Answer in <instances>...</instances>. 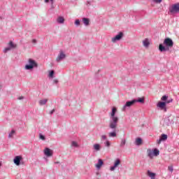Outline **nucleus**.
<instances>
[{
  "instance_id": "nucleus-1",
  "label": "nucleus",
  "mask_w": 179,
  "mask_h": 179,
  "mask_svg": "<svg viewBox=\"0 0 179 179\" xmlns=\"http://www.w3.org/2000/svg\"><path fill=\"white\" fill-rule=\"evenodd\" d=\"M116 113L117 108H113L112 111L110 113V120L108 122V128H110V129H115V128L118 127V121H120V119L118 117L115 116Z\"/></svg>"
},
{
  "instance_id": "nucleus-2",
  "label": "nucleus",
  "mask_w": 179,
  "mask_h": 179,
  "mask_svg": "<svg viewBox=\"0 0 179 179\" xmlns=\"http://www.w3.org/2000/svg\"><path fill=\"white\" fill-rule=\"evenodd\" d=\"M164 44L166 45H163V44H159V50L161 52H164L166 51H169L170 48H172L173 45H174V42H173V40L170 38H166L164 41Z\"/></svg>"
},
{
  "instance_id": "nucleus-3",
  "label": "nucleus",
  "mask_w": 179,
  "mask_h": 179,
  "mask_svg": "<svg viewBox=\"0 0 179 179\" xmlns=\"http://www.w3.org/2000/svg\"><path fill=\"white\" fill-rule=\"evenodd\" d=\"M38 64L33 59H28V64L25 65L24 69L27 71H31L34 68H38Z\"/></svg>"
},
{
  "instance_id": "nucleus-4",
  "label": "nucleus",
  "mask_w": 179,
  "mask_h": 179,
  "mask_svg": "<svg viewBox=\"0 0 179 179\" xmlns=\"http://www.w3.org/2000/svg\"><path fill=\"white\" fill-rule=\"evenodd\" d=\"M169 103H173V99H171L169 100L166 99V101H165V102L159 101L157 104V106L158 108H159L160 110H162V111H164V113H166L167 111V107L166 106V104H169Z\"/></svg>"
},
{
  "instance_id": "nucleus-5",
  "label": "nucleus",
  "mask_w": 179,
  "mask_h": 179,
  "mask_svg": "<svg viewBox=\"0 0 179 179\" xmlns=\"http://www.w3.org/2000/svg\"><path fill=\"white\" fill-rule=\"evenodd\" d=\"M66 58V55L64 51L60 50L59 55H57V57L56 58L57 62H61V61H64Z\"/></svg>"
},
{
  "instance_id": "nucleus-6",
  "label": "nucleus",
  "mask_w": 179,
  "mask_h": 179,
  "mask_svg": "<svg viewBox=\"0 0 179 179\" xmlns=\"http://www.w3.org/2000/svg\"><path fill=\"white\" fill-rule=\"evenodd\" d=\"M170 13H179V3L173 4L171 8H169Z\"/></svg>"
},
{
  "instance_id": "nucleus-7",
  "label": "nucleus",
  "mask_w": 179,
  "mask_h": 179,
  "mask_svg": "<svg viewBox=\"0 0 179 179\" xmlns=\"http://www.w3.org/2000/svg\"><path fill=\"white\" fill-rule=\"evenodd\" d=\"M124 37V33L119 32L117 35L115 37L112 38L111 41L112 43H117V41H120Z\"/></svg>"
},
{
  "instance_id": "nucleus-8",
  "label": "nucleus",
  "mask_w": 179,
  "mask_h": 179,
  "mask_svg": "<svg viewBox=\"0 0 179 179\" xmlns=\"http://www.w3.org/2000/svg\"><path fill=\"white\" fill-rule=\"evenodd\" d=\"M134 104H135L134 99H133L131 101H127L122 108V111H125L127 110V108H129V107H132V106H134Z\"/></svg>"
},
{
  "instance_id": "nucleus-9",
  "label": "nucleus",
  "mask_w": 179,
  "mask_h": 179,
  "mask_svg": "<svg viewBox=\"0 0 179 179\" xmlns=\"http://www.w3.org/2000/svg\"><path fill=\"white\" fill-rule=\"evenodd\" d=\"M120 164H121V159H116L114 162V165L113 166H111L110 169V171H114V170H115V169H117V167H118V166H120Z\"/></svg>"
},
{
  "instance_id": "nucleus-10",
  "label": "nucleus",
  "mask_w": 179,
  "mask_h": 179,
  "mask_svg": "<svg viewBox=\"0 0 179 179\" xmlns=\"http://www.w3.org/2000/svg\"><path fill=\"white\" fill-rule=\"evenodd\" d=\"M43 153H44L45 156H47V157H51V156H52L53 151H52V150H51L48 148H45L43 150Z\"/></svg>"
},
{
  "instance_id": "nucleus-11",
  "label": "nucleus",
  "mask_w": 179,
  "mask_h": 179,
  "mask_svg": "<svg viewBox=\"0 0 179 179\" xmlns=\"http://www.w3.org/2000/svg\"><path fill=\"white\" fill-rule=\"evenodd\" d=\"M23 158L22 157V156L18 155V156H15L13 162L14 164H15L16 166H20V161Z\"/></svg>"
},
{
  "instance_id": "nucleus-12",
  "label": "nucleus",
  "mask_w": 179,
  "mask_h": 179,
  "mask_svg": "<svg viewBox=\"0 0 179 179\" xmlns=\"http://www.w3.org/2000/svg\"><path fill=\"white\" fill-rule=\"evenodd\" d=\"M112 129L113 131H110L108 133V136L109 138H117V128H115V129Z\"/></svg>"
},
{
  "instance_id": "nucleus-13",
  "label": "nucleus",
  "mask_w": 179,
  "mask_h": 179,
  "mask_svg": "<svg viewBox=\"0 0 179 179\" xmlns=\"http://www.w3.org/2000/svg\"><path fill=\"white\" fill-rule=\"evenodd\" d=\"M171 125V121L169 117H165L164 120L163 126L164 127H170Z\"/></svg>"
},
{
  "instance_id": "nucleus-14",
  "label": "nucleus",
  "mask_w": 179,
  "mask_h": 179,
  "mask_svg": "<svg viewBox=\"0 0 179 179\" xmlns=\"http://www.w3.org/2000/svg\"><path fill=\"white\" fill-rule=\"evenodd\" d=\"M103 164H104V162H103L101 159H99L98 162L95 164V167L97 169V170H100Z\"/></svg>"
},
{
  "instance_id": "nucleus-15",
  "label": "nucleus",
  "mask_w": 179,
  "mask_h": 179,
  "mask_svg": "<svg viewBox=\"0 0 179 179\" xmlns=\"http://www.w3.org/2000/svg\"><path fill=\"white\" fill-rule=\"evenodd\" d=\"M147 176H148L151 179H156V173L151 172L150 171H147Z\"/></svg>"
},
{
  "instance_id": "nucleus-16",
  "label": "nucleus",
  "mask_w": 179,
  "mask_h": 179,
  "mask_svg": "<svg viewBox=\"0 0 179 179\" xmlns=\"http://www.w3.org/2000/svg\"><path fill=\"white\" fill-rule=\"evenodd\" d=\"M143 45L145 47V48H148V47L150 45V42L149 41V39L145 38L144 41H143Z\"/></svg>"
},
{
  "instance_id": "nucleus-17",
  "label": "nucleus",
  "mask_w": 179,
  "mask_h": 179,
  "mask_svg": "<svg viewBox=\"0 0 179 179\" xmlns=\"http://www.w3.org/2000/svg\"><path fill=\"white\" fill-rule=\"evenodd\" d=\"M147 155H148V157H150V159H153L154 153L152 149H148L147 150Z\"/></svg>"
},
{
  "instance_id": "nucleus-18",
  "label": "nucleus",
  "mask_w": 179,
  "mask_h": 179,
  "mask_svg": "<svg viewBox=\"0 0 179 179\" xmlns=\"http://www.w3.org/2000/svg\"><path fill=\"white\" fill-rule=\"evenodd\" d=\"M83 22L85 24V26H89L90 23V20H89V18L84 17L83 18Z\"/></svg>"
},
{
  "instance_id": "nucleus-19",
  "label": "nucleus",
  "mask_w": 179,
  "mask_h": 179,
  "mask_svg": "<svg viewBox=\"0 0 179 179\" xmlns=\"http://www.w3.org/2000/svg\"><path fill=\"white\" fill-rule=\"evenodd\" d=\"M135 145H136L137 146H141V145H142V138H136Z\"/></svg>"
},
{
  "instance_id": "nucleus-20",
  "label": "nucleus",
  "mask_w": 179,
  "mask_h": 179,
  "mask_svg": "<svg viewBox=\"0 0 179 179\" xmlns=\"http://www.w3.org/2000/svg\"><path fill=\"white\" fill-rule=\"evenodd\" d=\"M57 22L59 24H63V23L65 22V19H64V17H59L57 20Z\"/></svg>"
},
{
  "instance_id": "nucleus-21",
  "label": "nucleus",
  "mask_w": 179,
  "mask_h": 179,
  "mask_svg": "<svg viewBox=\"0 0 179 179\" xmlns=\"http://www.w3.org/2000/svg\"><path fill=\"white\" fill-rule=\"evenodd\" d=\"M135 103H141V104H143L145 103V99L143 98H138L137 99H134Z\"/></svg>"
},
{
  "instance_id": "nucleus-22",
  "label": "nucleus",
  "mask_w": 179,
  "mask_h": 179,
  "mask_svg": "<svg viewBox=\"0 0 179 179\" xmlns=\"http://www.w3.org/2000/svg\"><path fill=\"white\" fill-rule=\"evenodd\" d=\"M127 143V140L125 138H122L120 144V148H124Z\"/></svg>"
},
{
  "instance_id": "nucleus-23",
  "label": "nucleus",
  "mask_w": 179,
  "mask_h": 179,
  "mask_svg": "<svg viewBox=\"0 0 179 179\" xmlns=\"http://www.w3.org/2000/svg\"><path fill=\"white\" fill-rule=\"evenodd\" d=\"M8 47L12 50V48H16V44L13 43V41H10L8 43Z\"/></svg>"
},
{
  "instance_id": "nucleus-24",
  "label": "nucleus",
  "mask_w": 179,
  "mask_h": 179,
  "mask_svg": "<svg viewBox=\"0 0 179 179\" xmlns=\"http://www.w3.org/2000/svg\"><path fill=\"white\" fill-rule=\"evenodd\" d=\"M47 101H48V99H41L39 101V104L41 106H45V104H47Z\"/></svg>"
},
{
  "instance_id": "nucleus-25",
  "label": "nucleus",
  "mask_w": 179,
  "mask_h": 179,
  "mask_svg": "<svg viewBox=\"0 0 179 179\" xmlns=\"http://www.w3.org/2000/svg\"><path fill=\"white\" fill-rule=\"evenodd\" d=\"M94 150H96V152H99V150H100L101 148H100V144H94Z\"/></svg>"
},
{
  "instance_id": "nucleus-26",
  "label": "nucleus",
  "mask_w": 179,
  "mask_h": 179,
  "mask_svg": "<svg viewBox=\"0 0 179 179\" xmlns=\"http://www.w3.org/2000/svg\"><path fill=\"white\" fill-rule=\"evenodd\" d=\"M153 153H154V156H159V155L160 154V151H159V150L155 148L153 150Z\"/></svg>"
},
{
  "instance_id": "nucleus-27",
  "label": "nucleus",
  "mask_w": 179,
  "mask_h": 179,
  "mask_svg": "<svg viewBox=\"0 0 179 179\" xmlns=\"http://www.w3.org/2000/svg\"><path fill=\"white\" fill-rule=\"evenodd\" d=\"M71 146H73V148H79V145L78 143H76V141H72Z\"/></svg>"
},
{
  "instance_id": "nucleus-28",
  "label": "nucleus",
  "mask_w": 179,
  "mask_h": 179,
  "mask_svg": "<svg viewBox=\"0 0 179 179\" xmlns=\"http://www.w3.org/2000/svg\"><path fill=\"white\" fill-rule=\"evenodd\" d=\"M104 145L106 148H110V146H111V143H110V141L106 140V141L104 143Z\"/></svg>"
},
{
  "instance_id": "nucleus-29",
  "label": "nucleus",
  "mask_w": 179,
  "mask_h": 179,
  "mask_svg": "<svg viewBox=\"0 0 179 179\" xmlns=\"http://www.w3.org/2000/svg\"><path fill=\"white\" fill-rule=\"evenodd\" d=\"M167 99H169V96L167 95H164L162 98H161V100L163 101V102H166L167 101Z\"/></svg>"
},
{
  "instance_id": "nucleus-30",
  "label": "nucleus",
  "mask_w": 179,
  "mask_h": 179,
  "mask_svg": "<svg viewBox=\"0 0 179 179\" xmlns=\"http://www.w3.org/2000/svg\"><path fill=\"white\" fill-rule=\"evenodd\" d=\"M15 130H12V131L9 133V134H8V138H13V135H15Z\"/></svg>"
},
{
  "instance_id": "nucleus-31",
  "label": "nucleus",
  "mask_w": 179,
  "mask_h": 179,
  "mask_svg": "<svg viewBox=\"0 0 179 179\" xmlns=\"http://www.w3.org/2000/svg\"><path fill=\"white\" fill-rule=\"evenodd\" d=\"M160 138H162V141H167V134H162Z\"/></svg>"
},
{
  "instance_id": "nucleus-32",
  "label": "nucleus",
  "mask_w": 179,
  "mask_h": 179,
  "mask_svg": "<svg viewBox=\"0 0 179 179\" xmlns=\"http://www.w3.org/2000/svg\"><path fill=\"white\" fill-rule=\"evenodd\" d=\"M101 141H108V139L107 138V136H106V135H102L101 136Z\"/></svg>"
},
{
  "instance_id": "nucleus-33",
  "label": "nucleus",
  "mask_w": 179,
  "mask_h": 179,
  "mask_svg": "<svg viewBox=\"0 0 179 179\" xmlns=\"http://www.w3.org/2000/svg\"><path fill=\"white\" fill-rule=\"evenodd\" d=\"M49 78H54V71H50L49 72Z\"/></svg>"
},
{
  "instance_id": "nucleus-34",
  "label": "nucleus",
  "mask_w": 179,
  "mask_h": 179,
  "mask_svg": "<svg viewBox=\"0 0 179 179\" xmlns=\"http://www.w3.org/2000/svg\"><path fill=\"white\" fill-rule=\"evenodd\" d=\"M75 24H76V26H80V20H76Z\"/></svg>"
},
{
  "instance_id": "nucleus-35",
  "label": "nucleus",
  "mask_w": 179,
  "mask_h": 179,
  "mask_svg": "<svg viewBox=\"0 0 179 179\" xmlns=\"http://www.w3.org/2000/svg\"><path fill=\"white\" fill-rule=\"evenodd\" d=\"M39 138L40 139H41L42 141H45V136H44L43 134H39Z\"/></svg>"
},
{
  "instance_id": "nucleus-36",
  "label": "nucleus",
  "mask_w": 179,
  "mask_h": 179,
  "mask_svg": "<svg viewBox=\"0 0 179 179\" xmlns=\"http://www.w3.org/2000/svg\"><path fill=\"white\" fill-rule=\"evenodd\" d=\"M168 170H169V171H171V173H173V171H174V169L173 168V166H169L168 167Z\"/></svg>"
},
{
  "instance_id": "nucleus-37",
  "label": "nucleus",
  "mask_w": 179,
  "mask_h": 179,
  "mask_svg": "<svg viewBox=\"0 0 179 179\" xmlns=\"http://www.w3.org/2000/svg\"><path fill=\"white\" fill-rule=\"evenodd\" d=\"M10 48L8 46V48H6L4 50H3V52H8V51H10Z\"/></svg>"
},
{
  "instance_id": "nucleus-38",
  "label": "nucleus",
  "mask_w": 179,
  "mask_h": 179,
  "mask_svg": "<svg viewBox=\"0 0 179 179\" xmlns=\"http://www.w3.org/2000/svg\"><path fill=\"white\" fill-rule=\"evenodd\" d=\"M153 1L155 3H162V2H163V0H153Z\"/></svg>"
},
{
  "instance_id": "nucleus-39",
  "label": "nucleus",
  "mask_w": 179,
  "mask_h": 179,
  "mask_svg": "<svg viewBox=\"0 0 179 179\" xmlns=\"http://www.w3.org/2000/svg\"><path fill=\"white\" fill-rule=\"evenodd\" d=\"M50 1L51 3H54V0H45V3H48L50 2Z\"/></svg>"
},
{
  "instance_id": "nucleus-40",
  "label": "nucleus",
  "mask_w": 179,
  "mask_h": 179,
  "mask_svg": "<svg viewBox=\"0 0 179 179\" xmlns=\"http://www.w3.org/2000/svg\"><path fill=\"white\" fill-rule=\"evenodd\" d=\"M157 143L159 144V145H160V143H162V142H163V140L161 138H159V140H157Z\"/></svg>"
},
{
  "instance_id": "nucleus-41",
  "label": "nucleus",
  "mask_w": 179,
  "mask_h": 179,
  "mask_svg": "<svg viewBox=\"0 0 179 179\" xmlns=\"http://www.w3.org/2000/svg\"><path fill=\"white\" fill-rule=\"evenodd\" d=\"M54 113H55V109L52 110L50 112V115H52V114H54Z\"/></svg>"
},
{
  "instance_id": "nucleus-42",
  "label": "nucleus",
  "mask_w": 179,
  "mask_h": 179,
  "mask_svg": "<svg viewBox=\"0 0 179 179\" xmlns=\"http://www.w3.org/2000/svg\"><path fill=\"white\" fill-rule=\"evenodd\" d=\"M53 83L57 85V83H58V80H57V79L53 80Z\"/></svg>"
},
{
  "instance_id": "nucleus-43",
  "label": "nucleus",
  "mask_w": 179,
  "mask_h": 179,
  "mask_svg": "<svg viewBox=\"0 0 179 179\" xmlns=\"http://www.w3.org/2000/svg\"><path fill=\"white\" fill-rule=\"evenodd\" d=\"M23 99H24V96H20V97L18 98V100H23Z\"/></svg>"
},
{
  "instance_id": "nucleus-44",
  "label": "nucleus",
  "mask_w": 179,
  "mask_h": 179,
  "mask_svg": "<svg viewBox=\"0 0 179 179\" xmlns=\"http://www.w3.org/2000/svg\"><path fill=\"white\" fill-rule=\"evenodd\" d=\"M32 43H34L36 44V43H37V41H36V39H33V40H32Z\"/></svg>"
},
{
  "instance_id": "nucleus-45",
  "label": "nucleus",
  "mask_w": 179,
  "mask_h": 179,
  "mask_svg": "<svg viewBox=\"0 0 179 179\" xmlns=\"http://www.w3.org/2000/svg\"><path fill=\"white\" fill-rule=\"evenodd\" d=\"M54 3H51V9H54Z\"/></svg>"
},
{
  "instance_id": "nucleus-46",
  "label": "nucleus",
  "mask_w": 179,
  "mask_h": 179,
  "mask_svg": "<svg viewBox=\"0 0 179 179\" xmlns=\"http://www.w3.org/2000/svg\"><path fill=\"white\" fill-rule=\"evenodd\" d=\"M55 164H58V163H59V162H55Z\"/></svg>"
},
{
  "instance_id": "nucleus-47",
  "label": "nucleus",
  "mask_w": 179,
  "mask_h": 179,
  "mask_svg": "<svg viewBox=\"0 0 179 179\" xmlns=\"http://www.w3.org/2000/svg\"><path fill=\"white\" fill-rule=\"evenodd\" d=\"M1 19H2V17L0 16V20H1Z\"/></svg>"
},
{
  "instance_id": "nucleus-48",
  "label": "nucleus",
  "mask_w": 179,
  "mask_h": 179,
  "mask_svg": "<svg viewBox=\"0 0 179 179\" xmlns=\"http://www.w3.org/2000/svg\"><path fill=\"white\" fill-rule=\"evenodd\" d=\"M96 175L99 176V173H96Z\"/></svg>"
}]
</instances>
